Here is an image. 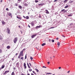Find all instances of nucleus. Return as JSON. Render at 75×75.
<instances>
[{
    "instance_id": "1",
    "label": "nucleus",
    "mask_w": 75,
    "mask_h": 75,
    "mask_svg": "<svg viewBox=\"0 0 75 75\" xmlns=\"http://www.w3.org/2000/svg\"><path fill=\"white\" fill-rule=\"evenodd\" d=\"M18 40V39L17 38H14V40H13V42L14 43H15V44H16Z\"/></svg>"
},
{
    "instance_id": "2",
    "label": "nucleus",
    "mask_w": 75,
    "mask_h": 75,
    "mask_svg": "<svg viewBox=\"0 0 75 75\" xmlns=\"http://www.w3.org/2000/svg\"><path fill=\"white\" fill-rule=\"evenodd\" d=\"M23 51H21L20 54H19V55H21V56H22V57L23 56Z\"/></svg>"
},
{
    "instance_id": "3",
    "label": "nucleus",
    "mask_w": 75,
    "mask_h": 75,
    "mask_svg": "<svg viewBox=\"0 0 75 75\" xmlns=\"http://www.w3.org/2000/svg\"><path fill=\"white\" fill-rule=\"evenodd\" d=\"M10 30L9 28H7V32L8 34H10Z\"/></svg>"
},
{
    "instance_id": "4",
    "label": "nucleus",
    "mask_w": 75,
    "mask_h": 75,
    "mask_svg": "<svg viewBox=\"0 0 75 75\" xmlns=\"http://www.w3.org/2000/svg\"><path fill=\"white\" fill-rule=\"evenodd\" d=\"M30 24H31L32 27L34 26V22H32Z\"/></svg>"
},
{
    "instance_id": "5",
    "label": "nucleus",
    "mask_w": 75,
    "mask_h": 75,
    "mask_svg": "<svg viewBox=\"0 0 75 75\" xmlns=\"http://www.w3.org/2000/svg\"><path fill=\"white\" fill-rule=\"evenodd\" d=\"M1 22L2 23V24H3V25H5V24H6V22H5V21H2Z\"/></svg>"
},
{
    "instance_id": "6",
    "label": "nucleus",
    "mask_w": 75,
    "mask_h": 75,
    "mask_svg": "<svg viewBox=\"0 0 75 75\" xmlns=\"http://www.w3.org/2000/svg\"><path fill=\"white\" fill-rule=\"evenodd\" d=\"M42 27V26L41 25H39V26H37L36 27V29H37L38 28H41V27Z\"/></svg>"
},
{
    "instance_id": "7",
    "label": "nucleus",
    "mask_w": 75,
    "mask_h": 75,
    "mask_svg": "<svg viewBox=\"0 0 75 75\" xmlns=\"http://www.w3.org/2000/svg\"><path fill=\"white\" fill-rule=\"evenodd\" d=\"M16 17L18 19H20V20H21L22 19V18L20 16H17Z\"/></svg>"
},
{
    "instance_id": "8",
    "label": "nucleus",
    "mask_w": 75,
    "mask_h": 75,
    "mask_svg": "<svg viewBox=\"0 0 75 75\" xmlns=\"http://www.w3.org/2000/svg\"><path fill=\"white\" fill-rule=\"evenodd\" d=\"M36 35H37V34L31 36V38H34V37H35Z\"/></svg>"
},
{
    "instance_id": "9",
    "label": "nucleus",
    "mask_w": 75,
    "mask_h": 75,
    "mask_svg": "<svg viewBox=\"0 0 75 75\" xmlns=\"http://www.w3.org/2000/svg\"><path fill=\"white\" fill-rule=\"evenodd\" d=\"M24 67L25 69H26L27 68V67L26 66V64L25 63H24Z\"/></svg>"
},
{
    "instance_id": "10",
    "label": "nucleus",
    "mask_w": 75,
    "mask_h": 75,
    "mask_svg": "<svg viewBox=\"0 0 75 75\" xmlns=\"http://www.w3.org/2000/svg\"><path fill=\"white\" fill-rule=\"evenodd\" d=\"M9 72V71H6L5 72V73L4 74V75H5V74H7V73Z\"/></svg>"
},
{
    "instance_id": "11",
    "label": "nucleus",
    "mask_w": 75,
    "mask_h": 75,
    "mask_svg": "<svg viewBox=\"0 0 75 75\" xmlns=\"http://www.w3.org/2000/svg\"><path fill=\"white\" fill-rule=\"evenodd\" d=\"M8 16H11V18H12V14H11V13H9L8 14Z\"/></svg>"
},
{
    "instance_id": "12",
    "label": "nucleus",
    "mask_w": 75,
    "mask_h": 75,
    "mask_svg": "<svg viewBox=\"0 0 75 75\" xmlns=\"http://www.w3.org/2000/svg\"><path fill=\"white\" fill-rule=\"evenodd\" d=\"M6 48H7V49H10V46H8L6 47Z\"/></svg>"
},
{
    "instance_id": "13",
    "label": "nucleus",
    "mask_w": 75,
    "mask_h": 75,
    "mask_svg": "<svg viewBox=\"0 0 75 75\" xmlns=\"http://www.w3.org/2000/svg\"><path fill=\"white\" fill-rule=\"evenodd\" d=\"M3 40V38L2 36H0V40Z\"/></svg>"
},
{
    "instance_id": "14",
    "label": "nucleus",
    "mask_w": 75,
    "mask_h": 75,
    "mask_svg": "<svg viewBox=\"0 0 75 75\" xmlns=\"http://www.w3.org/2000/svg\"><path fill=\"white\" fill-rule=\"evenodd\" d=\"M69 7V6H68V5H67L64 7V8H68Z\"/></svg>"
},
{
    "instance_id": "15",
    "label": "nucleus",
    "mask_w": 75,
    "mask_h": 75,
    "mask_svg": "<svg viewBox=\"0 0 75 75\" xmlns=\"http://www.w3.org/2000/svg\"><path fill=\"white\" fill-rule=\"evenodd\" d=\"M57 45H58V47H59V45H60V43L59 42H57Z\"/></svg>"
},
{
    "instance_id": "16",
    "label": "nucleus",
    "mask_w": 75,
    "mask_h": 75,
    "mask_svg": "<svg viewBox=\"0 0 75 75\" xmlns=\"http://www.w3.org/2000/svg\"><path fill=\"white\" fill-rule=\"evenodd\" d=\"M45 11H46V13H47V14H49V12H48V10H45Z\"/></svg>"
},
{
    "instance_id": "17",
    "label": "nucleus",
    "mask_w": 75,
    "mask_h": 75,
    "mask_svg": "<svg viewBox=\"0 0 75 75\" xmlns=\"http://www.w3.org/2000/svg\"><path fill=\"white\" fill-rule=\"evenodd\" d=\"M18 7L20 9H22V6H21L20 5L18 6Z\"/></svg>"
},
{
    "instance_id": "18",
    "label": "nucleus",
    "mask_w": 75,
    "mask_h": 75,
    "mask_svg": "<svg viewBox=\"0 0 75 75\" xmlns=\"http://www.w3.org/2000/svg\"><path fill=\"white\" fill-rule=\"evenodd\" d=\"M46 45V43H43L42 44V46H44V45Z\"/></svg>"
},
{
    "instance_id": "19",
    "label": "nucleus",
    "mask_w": 75,
    "mask_h": 75,
    "mask_svg": "<svg viewBox=\"0 0 75 75\" xmlns=\"http://www.w3.org/2000/svg\"><path fill=\"white\" fill-rule=\"evenodd\" d=\"M74 2V1H70L69 2V3H73Z\"/></svg>"
},
{
    "instance_id": "20",
    "label": "nucleus",
    "mask_w": 75,
    "mask_h": 75,
    "mask_svg": "<svg viewBox=\"0 0 75 75\" xmlns=\"http://www.w3.org/2000/svg\"><path fill=\"white\" fill-rule=\"evenodd\" d=\"M4 68V65H2L1 67L2 69H3Z\"/></svg>"
},
{
    "instance_id": "21",
    "label": "nucleus",
    "mask_w": 75,
    "mask_h": 75,
    "mask_svg": "<svg viewBox=\"0 0 75 75\" xmlns=\"http://www.w3.org/2000/svg\"><path fill=\"white\" fill-rule=\"evenodd\" d=\"M67 1H67V0H65L64 1V3H66V2H67Z\"/></svg>"
},
{
    "instance_id": "22",
    "label": "nucleus",
    "mask_w": 75,
    "mask_h": 75,
    "mask_svg": "<svg viewBox=\"0 0 75 75\" xmlns=\"http://www.w3.org/2000/svg\"><path fill=\"white\" fill-rule=\"evenodd\" d=\"M11 75H14V72H12Z\"/></svg>"
},
{
    "instance_id": "23",
    "label": "nucleus",
    "mask_w": 75,
    "mask_h": 75,
    "mask_svg": "<svg viewBox=\"0 0 75 75\" xmlns=\"http://www.w3.org/2000/svg\"><path fill=\"white\" fill-rule=\"evenodd\" d=\"M33 73L34 74H35V75H36V74H36V73H35V71H33Z\"/></svg>"
},
{
    "instance_id": "24",
    "label": "nucleus",
    "mask_w": 75,
    "mask_h": 75,
    "mask_svg": "<svg viewBox=\"0 0 75 75\" xmlns=\"http://www.w3.org/2000/svg\"><path fill=\"white\" fill-rule=\"evenodd\" d=\"M35 70L36 71H37V72H38L39 70H38V69H35Z\"/></svg>"
},
{
    "instance_id": "25",
    "label": "nucleus",
    "mask_w": 75,
    "mask_h": 75,
    "mask_svg": "<svg viewBox=\"0 0 75 75\" xmlns=\"http://www.w3.org/2000/svg\"><path fill=\"white\" fill-rule=\"evenodd\" d=\"M26 18L27 19H28L29 18V17L28 16H26Z\"/></svg>"
},
{
    "instance_id": "26",
    "label": "nucleus",
    "mask_w": 75,
    "mask_h": 75,
    "mask_svg": "<svg viewBox=\"0 0 75 75\" xmlns=\"http://www.w3.org/2000/svg\"><path fill=\"white\" fill-rule=\"evenodd\" d=\"M30 59H31V60H33V57H30Z\"/></svg>"
},
{
    "instance_id": "27",
    "label": "nucleus",
    "mask_w": 75,
    "mask_h": 75,
    "mask_svg": "<svg viewBox=\"0 0 75 75\" xmlns=\"http://www.w3.org/2000/svg\"><path fill=\"white\" fill-rule=\"evenodd\" d=\"M39 6H42L43 4H39Z\"/></svg>"
},
{
    "instance_id": "28",
    "label": "nucleus",
    "mask_w": 75,
    "mask_h": 75,
    "mask_svg": "<svg viewBox=\"0 0 75 75\" xmlns=\"http://www.w3.org/2000/svg\"><path fill=\"white\" fill-rule=\"evenodd\" d=\"M20 55H19V56H18V58H20V57H21Z\"/></svg>"
},
{
    "instance_id": "29",
    "label": "nucleus",
    "mask_w": 75,
    "mask_h": 75,
    "mask_svg": "<svg viewBox=\"0 0 75 75\" xmlns=\"http://www.w3.org/2000/svg\"><path fill=\"white\" fill-rule=\"evenodd\" d=\"M24 59V58L23 57H21V59H22L23 60Z\"/></svg>"
},
{
    "instance_id": "30",
    "label": "nucleus",
    "mask_w": 75,
    "mask_h": 75,
    "mask_svg": "<svg viewBox=\"0 0 75 75\" xmlns=\"http://www.w3.org/2000/svg\"><path fill=\"white\" fill-rule=\"evenodd\" d=\"M29 71H30V72H31V71H32V69H29Z\"/></svg>"
},
{
    "instance_id": "31",
    "label": "nucleus",
    "mask_w": 75,
    "mask_h": 75,
    "mask_svg": "<svg viewBox=\"0 0 75 75\" xmlns=\"http://www.w3.org/2000/svg\"><path fill=\"white\" fill-rule=\"evenodd\" d=\"M27 58V54L25 55V59H26Z\"/></svg>"
},
{
    "instance_id": "32",
    "label": "nucleus",
    "mask_w": 75,
    "mask_h": 75,
    "mask_svg": "<svg viewBox=\"0 0 75 75\" xmlns=\"http://www.w3.org/2000/svg\"><path fill=\"white\" fill-rule=\"evenodd\" d=\"M52 42H54V40H53V39H52Z\"/></svg>"
},
{
    "instance_id": "33",
    "label": "nucleus",
    "mask_w": 75,
    "mask_h": 75,
    "mask_svg": "<svg viewBox=\"0 0 75 75\" xmlns=\"http://www.w3.org/2000/svg\"><path fill=\"white\" fill-rule=\"evenodd\" d=\"M35 3H37V2H38V1H37V0H35Z\"/></svg>"
},
{
    "instance_id": "34",
    "label": "nucleus",
    "mask_w": 75,
    "mask_h": 75,
    "mask_svg": "<svg viewBox=\"0 0 75 75\" xmlns=\"http://www.w3.org/2000/svg\"><path fill=\"white\" fill-rule=\"evenodd\" d=\"M24 5L26 6H27V3L24 4Z\"/></svg>"
},
{
    "instance_id": "35",
    "label": "nucleus",
    "mask_w": 75,
    "mask_h": 75,
    "mask_svg": "<svg viewBox=\"0 0 75 75\" xmlns=\"http://www.w3.org/2000/svg\"><path fill=\"white\" fill-rule=\"evenodd\" d=\"M65 11V9H62V10L61 11L62 12L63 11Z\"/></svg>"
},
{
    "instance_id": "36",
    "label": "nucleus",
    "mask_w": 75,
    "mask_h": 75,
    "mask_svg": "<svg viewBox=\"0 0 75 75\" xmlns=\"http://www.w3.org/2000/svg\"><path fill=\"white\" fill-rule=\"evenodd\" d=\"M2 52V50L0 49V53H1Z\"/></svg>"
},
{
    "instance_id": "37",
    "label": "nucleus",
    "mask_w": 75,
    "mask_h": 75,
    "mask_svg": "<svg viewBox=\"0 0 75 75\" xmlns=\"http://www.w3.org/2000/svg\"><path fill=\"white\" fill-rule=\"evenodd\" d=\"M41 15H40V14L39 15V18H41Z\"/></svg>"
},
{
    "instance_id": "38",
    "label": "nucleus",
    "mask_w": 75,
    "mask_h": 75,
    "mask_svg": "<svg viewBox=\"0 0 75 75\" xmlns=\"http://www.w3.org/2000/svg\"><path fill=\"white\" fill-rule=\"evenodd\" d=\"M51 28H54V27H51L49 29H51Z\"/></svg>"
},
{
    "instance_id": "39",
    "label": "nucleus",
    "mask_w": 75,
    "mask_h": 75,
    "mask_svg": "<svg viewBox=\"0 0 75 75\" xmlns=\"http://www.w3.org/2000/svg\"><path fill=\"white\" fill-rule=\"evenodd\" d=\"M42 68H47V67H45V66H43L42 67Z\"/></svg>"
},
{
    "instance_id": "40",
    "label": "nucleus",
    "mask_w": 75,
    "mask_h": 75,
    "mask_svg": "<svg viewBox=\"0 0 75 75\" xmlns=\"http://www.w3.org/2000/svg\"><path fill=\"white\" fill-rule=\"evenodd\" d=\"M18 3L20 2V0H18Z\"/></svg>"
},
{
    "instance_id": "41",
    "label": "nucleus",
    "mask_w": 75,
    "mask_h": 75,
    "mask_svg": "<svg viewBox=\"0 0 75 75\" xmlns=\"http://www.w3.org/2000/svg\"><path fill=\"white\" fill-rule=\"evenodd\" d=\"M29 65H30V67H31V63H29Z\"/></svg>"
},
{
    "instance_id": "42",
    "label": "nucleus",
    "mask_w": 75,
    "mask_h": 75,
    "mask_svg": "<svg viewBox=\"0 0 75 75\" xmlns=\"http://www.w3.org/2000/svg\"><path fill=\"white\" fill-rule=\"evenodd\" d=\"M70 71H69L68 72H67V73H69Z\"/></svg>"
},
{
    "instance_id": "43",
    "label": "nucleus",
    "mask_w": 75,
    "mask_h": 75,
    "mask_svg": "<svg viewBox=\"0 0 75 75\" xmlns=\"http://www.w3.org/2000/svg\"><path fill=\"white\" fill-rule=\"evenodd\" d=\"M57 1H58V0H55L54 1V2H56Z\"/></svg>"
},
{
    "instance_id": "44",
    "label": "nucleus",
    "mask_w": 75,
    "mask_h": 75,
    "mask_svg": "<svg viewBox=\"0 0 75 75\" xmlns=\"http://www.w3.org/2000/svg\"><path fill=\"white\" fill-rule=\"evenodd\" d=\"M28 67L29 68H31V67H30V66H29V65L28 66Z\"/></svg>"
},
{
    "instance_id": "45",
    "label": "nucleus",
    "mask_w": 75,
    "mask_h": 75,
    "mask_svg": "<svg viewBox=\"0 0 75 75\" xmlns=\"http://www.w3.org/2000/svg\"><path fill=\"white\" fill-rule=\"evenodd\" d=\"M49 42H51V40L50 39H49Z\"/></svg>"
},
{
    "instance_id": "46",
    "label": "nucleus",
    "mask_w": 75,
    "mask_h": 75,
    "mask_svg": "<svg viewBox=\"0 0 75 75\" xmlns=\"http://www.w3.org/2000/svg\"><path fill=\"white\" fill-rule=\"evenodd\" d=\"M52 74V73H48V74Z\"/></svg>"
},
{
    "instance_id": "47",
    "label": "nucleus",
    "mask_w": 75,
    "mask_h": 75,
    "mask_svg": "<svg viewBox=\"0 0 75 75\" xmlns=\"http://www.w3.org/2000/svg\"><path fill=\"white\" fill-rule=\"evenodd\" d=\"M67 11L66 10L64 11V13H65V12H67Z\"/></svg>"
},
{
    "instance_id": "48",
    "label": "nucleus",
    "mask_w": 75,
    "mask_h": 75,
    "mask_svg": "<svg viewBox=\"0 0 75 75\" xmlns=\"http://www.w3.org/2000/svg\"><path fill=\"white\" fill-rule=\"evenodd\" d=\"M8 8H6V10H7V11H8Z\"/></svg>"
},
{
    "instance_id": "49",
    "label": "nucleus",
    "mask_w": 75,
    "mask_h": 75,
    "mask_svg": "<svg viewBox=\"0 0 75 75\" xmlns=\"http://www.w3.org/2000/svg\"><path fill=\"white\" fill-rule=\"evenodd\" d=\"M18 55V53H17L16 54V55Z\"/></svg>"
},
{
    "instance_id": "50",
    "label": "nucleus",
    "mask_w": 75,
    "mask_h": 75,
    "mask_svg": "<svg viewBox=\"0 0 75 75\" xmlns=\"http://www.w3.org/2000/svg\"><path fill=\"white\" fill-rule=\"evenodd\" d=\"M31 75H34V74H33V73H31Z\"/></svg>"
},
{
    "instance_id": "51",
    "label": "nucleus",
    "mask_w": 75,
    "mask_h": 75,
    "mask_svg": "<svg viewBox=\"0 0 75 75\" xmlns=\"http://www.w3.org/2000/svg\"><path fill=\"white\" fill-rule=\"evenodd\" d=\"M61 67H59V69H61Z\"/></svg>"
},
{
    "instance_id": "52",
    "label": "nucleus",
    "mask_w": 75,
    "mask_h": 75,
    "mask_svg": "<svg viewBox=\"0 0 75 75\" xmlns=\"http://www.w3.org/2000/svg\"><path fill=\"white\" fill-rule=\"evenodd\" d=\"M15 6H17V4H15Z\"/></svg>"
},
{
    "instance_id": "53",
    "label": "nucleus",
    "mask_w": 75,
    "mask_h": 75,
    "mask_svg": "<svg viewBox=\"0 0 75 75\" xmlns=\"http://www.w3.org/2000/svg\"><path fill=\"white\" fill-rule=\"evenodd\" d=\"M28 27H29V28H30V26L29 25H28Z\"/></svg>"
},
{
    "instance_id": "54",
    "label": "nucleus",
    "mask_w": 75,
    "mask_h": 75,
    "mask_svg": "<svg viewBox=\"0 0 75 75\" xmlns=\"http://www.w3.org/2000/svg\"><path fill=\"white\" fill-rule=\"evenodd\" d=\"M47 64H50V62H47Z\"/></svg>"
},
{
    "instance_id": "55",
    "label": "nucleus",
    "mask_w": 75,
    "mask_h": 75,
    "mask_svg": "<svg viewBox=\"0 0 75 75\" xmlns=\"http://www.w3.org/2000/svg\"><path fill=\"white\" fill-rule=\"evenodd\" d=\"M13 69H14V70H16V68H15V67H14V68H13Z\"/></svg>"
},
{
    "instance_id": "56",
    "label": "nucleus",
    "mask_w": 75,
    "mask_h": 75,
    "mask_svg": "<svg viewBox=\"0 0 75 75\" xmlns=\"http://www.w3.org/2000/svg\"><path fill=\"white\" fill-rule=\"evenodd\" d=\"M62 37H64V38H65V36H64V35H62Z\"/></svg>"
},
{
    "instance_id": "57",
    "label": "nucleus",
    "mask_w": 75,
    "mask_h": 75,
    "mask_svg": "<svg viewBox=\"0 0 75 75\" xmlns=\"http://www.w3.org/2000/svg\"><path fill=\"white\" fill-rule=\"evenodd\" d=\"M27 64L28 66H29V65L28 64V63H27Z\"/></svg>"
},
{
    "instance_id": "58",
    "label": "nucleus",
    "mask_w": 75,
    "mask_h": 75,
    "mask_svg": "<svg viewBox=\"0 0 75 75\" xmlns=\"http://www.w3.org/2000/svg\"><path fill=\"white\" fill-rule=\"evenodd\" d=\"M23 17H24V18H25V16H23Z\"/></svg>"
},
{
    "instance_id": "59",
    "label": "nucleus",
    "mask_w": 75,
    "mask_h": 75,
    "mask_svg": "<svg viewBox=\"0 0 75 75\" xmlns=\"http://www.w3.org/2000/svg\"><path fill=\"white\" fill-rule=\"evenodd\" d=\"M68 16H69L70 17L71 16V15H69Z\"/></svg>"
},
{
    "instance_id": "60",
    "label": "nucleus",
    "mask_w": 75,
    "mask_h": 75,
    "mask_svg": "<svg viewBox=\"0 0 75 75\" xmlns=\"http://www.w3.org/2000/svg\"><path fill=\"white\" fill-rule=\"evenodd\" d=\"M56 39H57V40H58V38H56Z\"/></svg>"
},
{
    "instance_id": "61",
    "label": "nucleus",
    "mask_w": 75,
    "mask_h": 75,
    "mask_svg": "<svg viewBox=\"0 0 75 75\" xmlns=\"http://www.w3.org/2000/svg\"><path fill=\"white\" fill-rule=\"evenodd\" d=\"M12 61H13L14 60V58H12Z\"/></svg>"
},
{
    "instance_id": "62",
    "label": "nucleus",
    "mask_w": 75,
    "mask_h": 75,
    "mask_svg": "<svg viewBox=\"0 0 75 75\" xmlns=\"http://www.w3.org/2000/svg\"><path fill=\"white\" fill-rule=\"evenodd\" d=\"M4 61V59H3V60L2 61V62H3Z\"/></svg>"
},
{
    "instance_id": "63",
    "label": "nucleus",
    "mask_w": 75,
    "mask_h": 75,
    "mask_svg": "<svg viewBox=\"0 0 75 75\" xmlns=\"http://www.w3.org/2000/svg\"><path fill=\"white\" fill-rule=\"evenodd\" d=\"M1 2H2V0H1Z\"/></svg>"
},
{
    "instance_id": "64",
    "label": "nucleus",
    "mask_w": 75,
    "mask_h": 75,
    "mask_svg": "<svg viewBox=\"0 0 75 75\" xmlns=\"http://www.w3.org/2000/svg\"><path fill=\"white\" fill-rule=\"evenodd\" d=\"M27 75H30V74H28Z\"/></svg>"
}]
</instances>
